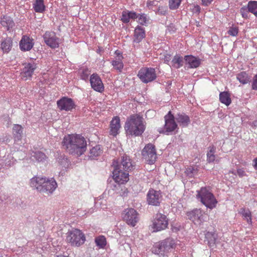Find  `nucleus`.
Here are the masks:
<instances>
[{
	"mask_svg": "<svg viewBox=\"0 0 257 257\" xmlns=\"http://www.w3.org/2000/svg\"><path fill=\"white\" fill-rule=\"evenodd\" d=\"M62 143L63 147L69 153L77 156H81L86 150V141L81 135L65 136Z\"/></svg>",
	"mask_w": 257,
	"mask_h": 257,
	"instance_id": "nucleus-1",
	"label": "nucleus"
},
{
	"mask_svg": "<svg viewBox=\"0 0 257 257\" xmlns=\"http://www.w3.org/2000/svg\"><path fill=\"white\" fill-rule=\"evenodd\" d=\"M30 185L40 193L49 195L57 187V184L53 178L35 176L31 179Z\"/></svg>",
	"mask_w": 257,
	"mask_h": 257,
	"instance_id": "nucleus-2",
	"label": "nucleus"
},
{
	"mask_svg": "<svg viewBox=\"0 0 257 257\" xmlns=\"http://www.w3.org/2000/svg\"><path fill=\"white\" fill-rule=\"evenodd\" d=\"M143 118L139 115L134 114L127 119L124 125L126 136H140L145 130Z\"/></svg>",
	"mask_w": 257,
	"mask_h": 257,
	"instance_id": "nucleus-3",
	"label": "nucleus"
},
{
	"mask_svg": "<svg viewBox=\"0 0 257 257\" xmlns=\"http://www.w3.org/2000/svg\"><path fill=\"white\" fill-rule=\"evenodd\" d=\"M197 197L202 204L211 209L215 207L217 203L214 195L205 187H202L197 191Z\"/></svg>",
	"mask_w": 257,
	"mask_h": 257,
	"instance_id": "nucleus-4",
	"label": "nucleus"
},
{
	"mask_svg": "<svg viewBox=\"0 0 257 257\" xmlns=\"http://www.w3.org/2000/svg\"><path fill=\"white\" fill-rule=\"evenodd\" d=\"M66 241L73 246H79L84 243L85 236L81 230L74 229L67 232Z\"/></svg>",
	"mask_w": 257,
	"mask_h": 257,
	"instance_id": "nucleus-5",
	"label": "nucleus"
},
{
	"mask_svg": "<svg viewBox=\"0 0 257 257\" xmlns=\"http://www.w3.org/2000/svg\"><path fill=\"white\" fill-rule=\"evenodd\" d=\"M174 245V240L172 238H167L155 244L152 248V252L156 254L163 255L165 252L173 248Z\"/></svg>",
	"mask_w": 257,
	"mask_h": 257,
	"instance_id": "nucleus-6",
	"label": "nucleus"
},
{
	"mask_svg": "<svg viewBox=\"0 0 257 257\" xmlns=\"http://www.w3.org/2000/svg\"><path fill=\"white\" fill-rule=\"evenodd\" d=\"M138 76L143 83H148L156 79L157 74L154 68L143 67L139 71Z\"/></svg>",
	"mask_w": 257,
	"mask_h": 257,
	"instance_id": "nucleus-7",
	"label": "nucleus"
},
{
	"mask_svg": "<svg viewBox=\"0 0 257 257\" xmlns=\"http://www.w3.org/2000/svg\"><path fill=\"white\" fill-rule=\"evenodd\" d=\"M165 123L163 130L160 131V133H164L166 135L172 134L176 130L178 125L175 121V117L170 111L167 115L164 116Z\"/></svg>",
	"mask_w": 257,
	"mask_h": 257,
	"instance_id": "nucleus-8",
	"label": "nucleus"
},
{
	"mask_svg": "<svg viewBox=\"0 0 257 257\" xmlns=\"http://www.w3.org/2000/svg\"><path fill=\"white\" fill-rule=\"evenodd\" d=\"M143 159L149 164H154L157 159L155 147L152 144H148L142 152Z\"/></svg>",
	"mask_w": 257,
	"mask_h": 257,
	"instance_id": "nucleus-9",
	"label": "nucleus"
},
{
	"mask_svg": "<svg viewBox=\"0 0 257 257\" xmlns=\"http://www.w3.org/2000/svg\"><path fill=\"white\" fill-rule=\"evenodd\" d=\"M112 168L122 169L126 172H129L134 169V166L130 157L126 155H123L117 160H114Z\"/></svg>",
	"mask_w": 257,
	"mask_h": 257,
	"instance_id": "nucleus-10",
	"label": "nucleus"
},
{
	"mask_svg": "<svg viewBox=\"0 0 257 257\" xmlns=\"http://www.w3.org/2000/svg\"><path fill=\"white\" fill-rule=\"evenodd\" d=\"M169 219L167 216L162 213L156 214L153 221L152 227L154 231H159L167 228Z\"/></svg>",
	"mask_w": 257,
	"mask_h": 257,
	"instance_id": "nucleus-11",
	"label": "nucleus"
},
{
	"mask_svg": "<svg viewBox=\"0 0 257 257\" xmlns=\"http://www.w3.org/2000/svg\"><path fill=\"white\" fill-rule=\"evenodd\" d=\"M122 216L123 220L132 226H135L139 220V214L133 208L125 209L122 213Z\"/></svg>",
	"mask_w": 257,
	"mask_h": 257,
	"instance_id": "nucleus-12",
	"label": "nucleus"
},
{
	"mask_svg": "<svg viewBox=\"0 0 257 257\" xmlns=\"http://www.w3.org/2000/svg\"><path fill=\"white\" fill-rule=\"evenodd\" d=\"M162 195L160 191L150 189L148 192L147 200L149 205L159 206L162 201Z\"/></svg>",
	"mask_w": 257,
	"mask_h": 257,
	"instance_id": "nucleus-13",
	"label": "nucleus"
},
{
	"mask_svg": "<svg viewBox=\"0 0 257 257\" xmlns=\"http://www.w3.org/2000/svg\"><path fill=\"white\" fill-rule=\"evenodd\" d=\"M45 43L50 48L54 49L59 47V38L53 32H46L43 36Z\"/></svg>",
	"mask_w": 257,
	"mask_h": 257,
	"instance_id": "nucleus-14",
	"label": "nucleus"
},
{
	"mask_svg": "<svg viewBox=\"0 0 257 257\" xmlns=\"http://www.w3.org/2000/svg\"><path fill=\"white\" fill-rule=\"evenodd\" d=\"M57 104L61 110L71 111L76 106L73 100L67 97H63L58 100Z\"/></svg>",
	"mask_w": 257,
	"mask_h": 257,
	"instance_id": "nucleus-15",
	"label": "nucleus"
},
{
	"mask_svg": "<svg viewBox=\"0 0 257 257\" xmlns=\"http://www.w3.org/2000/svg\"><path fill=\"white\" fill-rule=\"evenodd\" d=\"M112 174L113 180L116 182L125 183L129 180L128 172L119 169L118 168H113Z\"/></svg>",
	"mask_w": 257,
	"mask_h": 257,
	"instance_id": "nucleus-16",
	"label": "nucleus"
},
{
	"mask_svg": "<svg viewBox=\"0 0 257 257\" xmlns=\"http://www.w3.org/2000/svg\"><path fill=\"white\" fill-rule=\"evenodd\" d=\"M37 67V64L34 61L26 63L21 73L22 78L25 80L31 78Z\"/></svg>",
	"mask_w": 257,
	"mask_h": 257,
	"instance_id": "nucleus-17",
	"label": "nucleus"
},
{
	"mask_svg": "<svg viewBox=\"0 0 257 257\" xmlns=\"http://www.w3.org/2000/svg\"><path fill=\"white\" fill-rule=\"evenodd\" d=\"M91 87L95 91L101 92L104 90V86L102 80L98 74H92L90 77Z\"/></svg>",
	"mask_w": 257,
	"mask_h": 257,
	"instance_id": "nucleus-18",
	"label": "nucleus"
},
{
	"mask_svg": "<svg viewBox=\"0 0 257 257\" xmlns=\"http://www.w3.org/2000/svg\"><path fill=\"white\" fill-rule=\"evenodd\" d=\"M186 214L188 218L194 224L200 225L202 222L203 213L200 209H194L188 212Z\"/></svg>",
	"mask_w": 257,
	"mask_h": 257,
	"instance_id": "nucleus-19",
	"label": "nucleus"
},
{
	"mask_svg": "<svg viewBox=\"0 0 257 257\" xmlns=\"http://www.w3.org/2000/svg\"><path fill=\"white\" fill-rule=\"evenodd\" d=\"M34 45V40L29 36L24 35L19 43L20 49L22 51H29L32 49Z\"/></svg>",
	"mask_w": 257,
	"mask_h": 257,
	"instance_id": "nucleus-20",
	"label": "nucleus"
},
{
	"mask_svg": "<svg viewBox=\"0 0 257 257\" xmlns=\"http://www.w3.org/2000/svg\"><path fill=\"white\" fill-rule=\"evenodd\" d=\"M110 135L115 137L116 136L120 128V119L117 116L114 117L110 122Z\"/></svg>",
	"mask_w": 257,
	"mask_h": 257,
	"instance_id": "nucleus-21",
	"label": "nucleus"
},
{
	"mask_svg": "<svg viewBox=\"0 0 257 257\" xmlns=\"http://www.w3.org/2000/svg\"><path fill=\"white\" fill-rule=\"evenodd\" d=\"M175 119L179 125L182 127H187L190 123L189 117L184 113L177 114Z\"/></svg>",
	"mask_w": 257,
	"mask_h": 257,
	"instance_id": "nucleus-22",
	"label": "nucleus"
},
{
	"mask_svg": "<svg viewBox=\"0 0 257 257\" xmlns=\"http://www.w3.org/2000/svg\"><path fill=\"white\" fill-rule=\"evenodd\" d=\"M145 29L138 26L135 30L134 42L137 43H140L145 37Z\"/></svg>",
	"mask_w": 257,
	"mask_h": 257,
	"instance_id": "nucleus-23",
	"label": "nucleus"
},
{
	"mask_svg": "<svg viewBox=\"0 0 257 257\" xmlns=\"http://www.w3.org/2000/svg\"><path fill=\"white\" fill-rule=\"evenodd\" d=\"M13 40L11 37H6L3 39L1 44V48L4 53H8L12 49Z\"/></svg>",
	"mask_w": 257,
	"mask_h": 257,
	"instance_id": "nucleus-24",
	"label": "nucleus"
},
{
	"mask_svg": "<svg viewBox=\"0 0 257 257\" xmlns=\"http://www.w3.org/2000/svg\"><path fill=\"white\" fill-rule=\"evenodd\" d=\"M185 61L189 64L190 68H197L201 63L200 60L192 55L185 56L184 58Z\"/></svg>",
	"mask_w": 257,
	"mask_h": 257,
	"instance_id": "nucleus-25",
	"label": "nucleus"
},
{
	"mask_svg": "<svg viewBox=\"0 0 257 257\" xmlns=\"http://www.w3.org/2000/svg\"><path fill=\"white\" fill-rule=\"evenodd\" d=\"M33 8L36 13H43L46 10L44 0H35Z\"/></svg>",
	"mask_w": 257,
	"mask_h": 257,
	"instance_id": "nucleus-26",
	"label": "nucleus"
},
{
	"mask_svg": "<svg viewBox=\"0 0 257 257\" xmlns=\"http://www.w3.org/2000/svg\"><path fill=\"white\" fill-rule=\"evenodd\" d=\"M0 22L3 27L7 28L8 31L10 30V29L15 26V23L12 19L8 16H4L1 18Z\"/></svg>",
	"mask_w": 257,
	"mask_h": 257,
	"instance_id": "nucleus-27",
	"label": "nucleus"
},
{
	"mask_svg": "<svg viewBox=\"0 0 257 257\" xmlns=\"http://www.w3.org/2000/svg\"><path fill=\"white\" fill-rule=\"evenodd\" d=\"M205 238L210 247L213 246L218 243L217 235L214 232H208L205 235Z\"/></svg>",
	"mask_w": 257,
	"mask_h": 257,
	"instance_id": "nucleus-28",
	"label": "nucleus"
},
{
	"mask_svg": "<svg viewBox=\"0 0 257 257\" xmlns=\"http://www.w3.org/2000/svg\"><path fill=\"white\" fill-rule=\"evenodd\" d=\"M13 133L14 136L15 142L21 140L23 133V128L22 126L19 124H15L13 127Z\"/></svg>",
	"mask_w": 257,
	"mask_h": 257,
	"instance_id": "nucleus-29",
	"label": "nucleus"
},
{
	"mask_svg": "<svg viewBox=\"0 0 257 257\" xmlns=\"http://www.w3.org/2000/svg\"><path fill=\"white\" fill-rule=\"evenodd\" d=\"M237 79L242 84H246L251 81V77L246 72L242 71L236 76Z\"/></svg>",
	"mask_w": 257,
	"mask_h": 257,
	"instance_id": "nucleus-30",
	"label": "nucleus"
},
{
	"mask_svg": "<svg viewBox=\"0 0 257 257\" xmlns=\"http://www.w3.org/2000/svg\"><path fill=\"white\" fill-rule=\"evenodd\" d=\"M102 153V150L100 146L99 145H96L90 150L89 157L91 159H94L95 157L100 155Z\"/></svg>",
	"mask_w": 257,
	"mask_h": 257,
	"instance_id": "nucleus-31",
	"label": "nucleus"
},
{
	"mask_svg": "<svg viewBox=\"0 0 257 257\" xmlns=\"http://www.w3.org/2000/svg\"><path fill=\"white\" fill-rule=\"evenodd\" d=\"M219 100L221 103L225 104L227 106H228L231 102L230 95L226 91L220 92Z\"/></svg>",
	"mask_w": 257,
	"mask_h": 257,
	"instance_id": "nucleus-32",
	"label": "nucleus"
},
{
	"mask_svg": "<svg viewBox=\"0 0 257 257\" xmlns=\"http://www.w3.org/2000/svg\"><path fill=\"white\" fill-rule=\"evenodd\" d=\"M172 66L175 68H179L183 65L184 61L183 57L178 55H175L172 61Z\"/></svg>",
	"mask_w": 257,
	"mask_h": 257,
	"instance_id": "nucleus-33",
	"label": "nucleus"
},
{
	"mask_svg": "<svg viewBox=\"0 0 257 257\" xmlns=\"http://www.w3.org/2000/svg\"><path fill=\"white\" fill-rule=\"evenodd\" d=\"M239 213L241 214L242 216L243 217V219H245L248 223H251V212L248 209L241 208L240 209Z\"/></svg>",
	"mask_w": 257,
	"mask_h": 257,
	"instance_id": "nucleus-34",
	"label": "nucleus"
},
{
	"mask_svg": "<svg viewBox=\"0 0 257 257\" xmlns=\"http://www.w3.org/2000/svg\"><path fill=\"white\" fill-rule=\"evenodd\" d=\"M122 56H118V58L112 61L111 64L113 68L117 70L118 72H121L123 67V64L121 61Z\"/></svg>",
	"mask_w": 257,
	"mask_h": 257,
	"instance_id": "nucleus-35",
	"label": "nucleus"
},
{
	"mask_svg": "<svg viewBox=\"0 0 257 257\" xmlns=\"http://www.w3.org/2000/svg\"><path fill=\"white\" fill-rule=\"evenodd\" d=\"M31 156L32 158H34L39 162H43L47 158L44 153L40 151L33 152Z\"/></svg>",
	"mask_w": 257,
	"mask_h": 257,
	"instance_id": "nucleus-36",
	"label": "nucleus"
},
{
	"mask_svg": "<svg viewBox=\"0 0 257 257\" xmlns=\"http://www.w3.org/2000/svg\"><path fill=\"white\" fill-rule=\"evenodd\" d=\"M209 151L207 154V161L208 163L213 162L215 160L216 157L214 155L216 148L214 146L209 147Z\"/></svg>",
	"mask_w": 257,
	"mask_h": 257,
	"instance_id": "nucleus-37",
	"label": "nucleus"
},
{
	"mask_svg": "<svg viewBox=\"0 0 257 257\" xmlns=\"http://www.w3.org/2000/svg\"><path fill=\"white\" fill-rule=\"evenodd\" d=\"M123 184L124 183L116 182V181H114V183H110L109 185L112 190H113L116 194H119L120 196H123L124 195V193H121L119 190Z\"/></svg>",
	"mask_w": 257,
	"mask_h": 257,
	"instance_id": "nucleus-38",
	"label": "nucleus"
},
{
	"mask_svg": "<svg viewBox=\"0 0 257 257\" xmlns=\"http://www.w3.org/2000/svg\"><path fill=\"white\" fill-rule=\"evenodd\" d=\"M247 7L249 12L257 17V1H249Z\"/></svg>",
	"mask_w": 257,
	"mask_h": 257,
	"instance_id": "nucleus-39",
	"label": "nucleus"
},
{
	"mask_svg": "<svg viewBox=\"0 0 257 257\" xmlns=\"http://www.w3.org/2000/svg\"><path fill=\"white\" fill-rule=\"evenodd\" d=\"M95 242L100 248H103L106 244V239L104 236H99L96 237Z\"/></svg>",
	"mask_w": 257,
	"mask_h": 257,
	"instance_id": "nucleus-40",
	"label": "nucleus"
},
{
	"mask_svg": "<svg viewBox=\"0 0 257 257\" xmlns=\"http://www.w3.org/2000/svg\"><path fill=\"white\" fill-rule=\"evenodd\" d=\"M58 162L63 167L66 168L69 165L67 158L64 155H60L58 158Z\"/></svg>",
	"mask_w": 257,
	"mask_h": 257,
	"instance_id": "nucleus-41",
	"label": "nucleus"
},
{
	"mask_svg": "<svg viewBox=\"0 0 257 257\" xmlns=\"http://www.w3.org/2000/svg\"><path fill=\"white\" fill-rule=\"evenodd\" d=\"M182 0H169V6L171 10L177 9L181 5Z\"/></svg>",
	"mask_w": 257,
	"mask_h": 257,
	"instance_id": "nucleus-42",
	"label": "nucleus"
},
{
	"mask_svg": "<svg viewBox=\"0 0 257 257\" xmlns=\"http://www.w3.org/2000/svg\"><path fill=\"white\" fill-rule=\"evenodd\" d=\"M138 16V22L141 25H146L149 23V19L147 17V16L146 14H139Z\"/></svg>",
	"mask_w": 257,
	"mask_h": 257,
	"instance_id": "nucleus-43",
	"label": "nucleus"
},
{
	"mask_svg": "<svg viewBox=\"0 0 257 257\" xmlns=\"http://www.w3.org/2000/svg\"><path fill=\"white\" fill-rule=\"evenodd\" d=\"M90 71L87 68H82L80 70V76L81 79L86 80L88 79Z\"/></svg>",
	"mask_w": 257,
	"mask_h": 257,
	"instance_id": "nucleus-44",
	"label": "nucleus"
},
{
	"mask_svg": "<svg viewBox=\"0 0 257 257\" xmlns=\"http://www.w3.org/2000/svg\"><path fill=\"white\" fill-rule=\"evenodd\" d=\"M154 11L155 12L156 14L165 16L167 13V8L166 7L160 6L157 10H154Z\"/></svg>",
	"mask_w": 257,
	"mask_h": 257,
	"instance_id": "nucleus-45",
	"label": "nucleus"
},
{
	"mask_svg": "<svg viewBox=\"0 0 257 257\" xmlns=\"http://www.w3.org/2000/svg\"><path fill=\"white\" fill-rule=\"evenodd\" d=\"M121 20L124 23L130 22V15H129L128 11H123L122 12Z\"/></svg>",
	"mask_w": 257,
	"mask_h": 257,
	"instance_id": "nucleus-46",
	"label": "nucleus"
},
{
	"mask_svg": "<svg viewBox=\"0 0 257 257\" xmlns=\"http://www.w3.org/2000/svg\"><path fill=\"white\" fill-rule=\"evenodd\" d=\"M228 35L232 36H236L238 33V28L237 27L232 26L229 28V30L227 31Z\"/></svg>",
	"mask_w": 257,
	"mask_h": 257,
	"instance_id": "nucleus-47",
	"label": "nucleus"
},
{
	"mask_svg": "<svg viewBox=\"0 0 257 257\" xmlns=\"http://www.w3.org/2000/svg\"><path fill=\"white\" fill-rule=\"evenodd\" d=\"M197 169L195 167H189L186 171V173L188 176L192 177L195 173H197Z\"/></svg>",
	"mask_w": 257,
	"mask_h": 257,
	"instance_id": "nucleus-48",
	"label": "nucleus"
},
{
	"mask_svg": "<svg viewBox=\"0 0 257 257\" xmlns=\"http://www.w3.org/2000/svg\"><path fill=\"white\" fill-rule=\"evenodd\" d=\"M240 13L243 18L247 19L248 18V15L250 12L247 7H243L240 9Z\"/></svg>",
	"mask_w": 257,
	"mask_h": 257,
	"instance_id": "nucleus-49",
	"label": "nucleus"
},
{
	"mask_svg": "<svg viewBox=\"0 0 257 257\" xmlns=\"http://www.w3.org/2000/svg\"><path fill=\"white\" fill-rule=\"evenodd\" d=\"M191 10L193 13L199 14L200 13L201 8L198 5L193 4L192 5Z\"/></svg>",
	"mask_w": 257,
	"mask_h": 257,
	"instance_id": "nucleus-50",
	"label": "nucleus"
},
{
	"mask_svg": "<svg viewBox=\"0 0 257 257\" xmlns=\"http://www.w3.org/2000/svg\"><path fill=\"white\" fill-rule=\"evenodd\" d=\"M157 2L148 1L147 3V6L150 10H153V7L156 6Z\"/></svg>",
	"mask_w": 257,
	"mask_h": 257,
	"instance_id": "nucleus-51",
	"label": "nucleus"
},
{
	"mask_svg": "<svg viewBox=\"0 0 257 257\" xmlns=\"http://www.w3.org/2000/svg\"><path fill=\"white\" fill-rule=\"evenodd\" d=\"M252 89L253 90H257V74H256L253 78Z\"/></svg>",
	"mask_w": 257,
	"mask_h": 257,
	"instance_id": "nucleus-52",
	"label": "nucleus"
},
{
	"mask_svg": "<svg viewBox=\"0 0 257 257\" xmlns=\"http://www.w3.org/2000/svg\"><path fill=\"white\" fill-rule=\"evenodd\" d=\"M129 15H130V19L135 20L139 17V15H138L136 12L132 11H128Z\"/></svg>",
	"mask_w": 257,
	"mask_h": 257,
	"instance_id": "nucleus-53",
	"label": "nucleus"
},
{
	"mask_svg": "<svg viewBox=\"0 0 257 257\" xmlns=\"http://www.w3.org/2000/svg\"><path fill=\"white\" fill-rule=\"evenodd\" d=\"M213 0H201L202 5L203 6H208L211 4Z\"/></svg>",
	"mask_w": 257,
	"mask_h": 257,
	"instance_id": "nucleus-54",
	"label": "nucleus"
},
{
	"mask_svg": "<svg viewBox=\"0 0 257 257\" xmlns=\"http://www.w3.org/2000/svg\"><path fill=\"white\" fill-rule=\"evenodd\" d=\"M237 174L240 177H243L245 175V173L243 169H239L237 171Z\"/></svg>",
	"mask_w": 257,
	"mask_h": 257,
	"instance_id": "nucleus-55",
	"label": "nucleus"
},
{
	"mask_svg": "<svg viewBox=\"0 0 257 257\" xmlns=\"http://www.w3.org/2000/svg\"><path fill=\"white\" fill-rule=\"evenodd\" d=\"M119 190L121 193H124V195H123L122 196H125L127 195V189L123 185L121 186V187L120 188Z\"/></svg>",
	"mask_w": 257,
	"mask_h": 257,
	"instance_id": "nucleus-56",
	"label": "nucleus"
},
{
	"mask_svg": "<svg viewBox=\"0 0 257 257\" xmlns=\"http://www.w3.org/2000/svg\"><path fill=\"white\" fill-rule=\"evenodd\" d=\"M253 166L254 168L257 170V158H255L253 160Z\"/></svg>",
	"mask_w": 257,
	"mask_h": 257,
	"instance_id": "nucleus-57",
	"label": "nucleus"
},
{
	"mask_svg": "<svg viewBox=\"0 0 257 257\" xmlns=\"http://www.w3.org/2000/svg\"><path fill=\"white\" fill-rule=\"evenodd\" d=\"M54 257H68V256H66V255H62V254H60V255H56Z\"/></svg>",
	"mask_w": 257,
	"mask_h": 257,
	"instance_id": "nucleus-58",
	"label": "nucleus"
},
{
	"mask_svg": "<svg viewBox=\"0 0 257 257\" xmlns=\"http://www.w3.org/2000/svg\"><path fill=\"white\" fill-rule=\"evenodd\" d=\"M0 257H3L2 256H0Z\"/></svg>",
	"mask_w": 257,
	"mask_h": 257,
	"instance_id": "nucleus-59",
	"label": "nucleus"
}]
</instances>
